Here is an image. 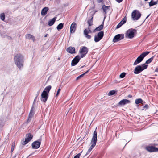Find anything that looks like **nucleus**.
Segmentation results:
<instances>
[{
    "label": "nucleus",
    "instance_id": "nucleus-1",
    "mask_svg": "<svg viewBox=\"0 0 158 158\" xmlns=\"http://www.w3.org/2000/svg\"><path fill=\"white\" fill-rule=\"evenodd\" d=\"M24 57L20 53L17 54L15 56L14 60L15 64L20 69L23 66Z\"/></svg>",
    "mask_w": 158,
    "mask_h": 158
},
{
    "label": "nucleus",
    "instance_id": "nucleus-2",
    "mask_svg": "<svg viewBox=\"0 0 158 158\" xmlns=\"http://www.w3.org/2000/svg\"><path fill=\"white\" fill-rule=\"evenodd\" d=\"M96 129L97 128H96L95 130L93 133V136L91 142V143L92 144V145L89 148L86 154L85 155V156L88 155L90 153L93 148H94L96 145L97 141V133Z\"/></svg>",
    "mask_w": 158,
    "mask_h": 158
},
{
    "label": "nucleus",
    "instance_id": "nucleus-3",
    "mask_svg": "<svg viewBox=\"0 0 158 158\" xmlns=\"http://www.w3.org/2000/svg\"><path fill=\"white\" fill-rule=\"evenodd\" d=\"M150 52L146 51L142 53L137 58L133 63L134 65H135L141 62L143 60L144 58Z\"/></svg>",
    "mask_w": 158,
    "mask_h": 158
},
{
    "label": "nucleus",
    "instance_id": "nucleus-4",
    "mask_svg": "<svg viewBox=\"0 0 158 158\" xmlns=\"http://www.w3.org/2000/svg\"><path fill=\"white\" fill-rule=\"evenodd\" d=\"M148 65L143 64L137 66L134 69V73L135 74H138L143 71L147 69Z\"/></svg>",
    "mask_w": 158,
    "mask_h": 158
},
{
    "label": "nucleus",
    "instance_id": "nucleus-5",
    "mask_svg": "<svg viewBox=\"0 0 158 158\" xmlns=\"http://www.w3.org/2000/svg\"><path fill=\"white\" fill-rule=\"evenodd\" d=\"M136 34H137L136 30L133 28L130 29L127 31L125 37L131 39L133 38Z\"/></svg>",
    "mask_w": 158,
    "mask_h": 158
},
{
    "label": "nucleus",
    "instance_id": "nucleus-6",
    "mask_svg": "<svg viewBox=\"0 0 158 158\" xmlns=\"http://www.w3.org/2000/svg\"><path fill=\"white\" fill-rule=\"evenodd\" d=\"M141 14L140 12L137 10H134L131 14V17L133 20H138L141 17Z\"/></svg>",
    "mask_w": 158,
    "mask_h": 158
},
{
    "label": "nucleus",
    "instance_id": "nucleus-7",
    "mask_svg": "<svg viewBox=\"0 0 158 158\" xmlns=\"http://www.w3.org/2000/svg\"><path fill=\"white\" fill-rule=\"evenodd\" d=\"M42 140V138L40 137L37 140L33 142L31 144L32 148L34 149H38L40 146Z\"/></svg>",
    "mask_w": 158,
    "mask_h": 158
},
{
    "label": "nucleus",
    "instance_id": "nucleus-8",
    "mask_svg": "<svg viewBox=\"0 0 158 158\" xmlns=\"http://www.w3.org/2000/svg\"><path fill=\"white\" fill-rule=\"evenodd\" d=\"M88 52V49L85 46H82L81 48L79 51V53L80 54V56L82 58L84 57L87 54Z\"/></svg>",
    "mask_w": 158,
    "mask_h": 158
},
{
    "label": "nucleus",
    "instance_id": "nucleus-9",
    "mask_svg": "<svg viewBox=\"0 0 158 158\" xmlns=\"http://www.w3.org/2000/svg\"><path fill=\"white\" fill-rule=\"evenodd\" d=\"M104 32L102 31L98 32L97 34L94 36V41L95 42L99 41L103 38L104 36Z\"/></svg>",
    "mask_w": 158,
    "mask_h": 158
},
{
    "label": "nucleus",
    "instance_id": "nucleus-10",
    "mask_svg": "<svg viewBox=\"0 0 158 158\" xmlns=\"http://www.w3.org/2000/svg\"><path fill=\"white\" fill-rule=\"evenodd\" d=\"M124 37L123 34H118L115 35L113 40V42L114 43L117 42L124 39Z\"/></svg>",
    "mask_w": 158,
    "mask_h": 158
},
{
    "label": "nucleus",
    "instance_id": "nucleus-11",
    "mask_svg": "<svg viewBox=\"0 0 158 158\" xmlns=\"http://www.w3.org/2000/svg\"><path fill=\"white\" fill-rule=\"evenodd\" d=\"M82 58L79 56H76L72 60L71 65L72 66H74L77 64Z\"/></svg>",
    "mask_w": 158,
    "mask_h": 158
},
{
    "label": "nucleus",
    "instance_id": "nucleus-12",
    "mask_svg": "<svg viewBox=\"0 0 158 158\" xmlns=\"http://www.w3.org/2000/svg\"><path fill=\"white\" fill-rule=\"evenodd\" d=\"M155 146H158V144H154ZM146 150L150 152H158V148L155 147L153 146H148L146 148Z\"/></svg>",
    "mask_w": 158,
    "mask_h": 158
},
{
    "label": "nucleus",
    "instance_id": "nucleus-13",
    "mask_svg": "<svg viewBox=\"0 0 158 158\" xmlns=\"http://www.w3.org/2000/svg\"><path fill=\"white\" fill-rule=\"evenodd\" d=\"M48 94L46 93V91H43L41 95V101L44 102H46L48 98Z\"/></svg>",
    "mask_w": 158,
    "mask_h": 158
},
{
    "label": "nucleus",
    "instance_id": "nucleus-14",
    "mask_svg": "<svg viewBox=\"0 0 158 158\" xmlns=\"http://www.w3.org/2000/svg\"><path fill=\"white\" fill-rule=\"evenodd\" d=\"M130 101L127 99H123L118 103V105L120 106H124L127 104L130 103Z\"/></svg>",
    "mask_w": 158,
    "mask_h": 158
},
{
    "label": "nucleus",
    "instance_id": "nucleus-15",
    "mask_svg": "<svg viewBox=\"0 0 158 158\" xmlns=\"http://www.w3.org/2000/svg\"><path fill=\"white\" fill-rule=\"evenodd\" d=\"M77 27V25L75 23H73L70 27V32L71 33H73L75 31Z\"/></svg>",
    "mask_w": 158,
    "mask_h": 158
},
{
    "label": "nucleus",
    "instance_id": "nucleus-16",
    "mask_svg": "<svg viewBox=\"0 0 158 158\" xmlns=\"http://www.w3.org/2000/svg\"><path fill=\"white\" fill-rule=\"evenodd\" d=\"M66 51L71 54H74L76 53L75 48L74 47L70 46L66 49Z\"/></svg>",
    "mask_w": 158,
    "mask_h": 158
},
{
    "label": "nucleus",
    "instance_id": "nucleus-17",
    "mask_svg": "<svg viewBox=\"0 0 158 158\" xmlns=\"http://www.w3.org/2000/svg\"><path fill=\"white\" fill-rule=\"evenodd\" d=\"M49 8L48 7H45L43 8L41 11V14L42 16H45L49 10Z\"/></svg>",
    "mask_w": 158,
    "mask_h": 158
},
{
    "label": "nucleus",
    "instance_id": "nucleus-18",
    "mask_svg": "<svg viewBox=\"0 0 158 158\" xmlns=\"http://www.w3.org/2000/svg\"><path fill=\"white\" fill-rule=\"evenodd\" d=\"M34 112H32L31 111H30V112L29 114L28 118L27 120V123H28L31 121V118L34 115Z\"/></svg>",
    "mask_w": 158,
    "mask_h": 158
},
{
    "label": "nucleus",
    "instance_id": "nucleus-19",
    "mask_svg": "<svg viewBox=\"0 0 158 158\" xmlns=\"http://www.w3.org/2000/svg\"><path fill=\"white\" fill-rule=\"evenodd\" d=\"M26 39L28 40H31L33 42L35 41V38L32 35L27 34L25 35Z\"/></svg>",
    "mask_w": 158,
    "mask_h": 158
},
{
    "label": "nucleus",
    "instance_id": "nucleus-20",
    "mask_svg": "<svg viewBox=\"0 0 158 158\" xmlns=\"http://www.w3.org/2000/svg\"><path fill=\"white\" fill-rule=\"evenodd\" d=\"M104 20H103L102 23L98 27H96L95 29L93 31V32H94L96 31H100L101 30L103 27L104 26Z\"/></svg>",
    "mask_w": 158,
    "mask_h": 158
},
{
    "label": "nucleus",
    "instance_id": "nucleus-21",
    "mask_svg": "<svg viewBox=\"0 0 158 158\" xmlns=\"http://www.w3.org/2000/svg\"><path fill=\"white\" fill-rule=\"evenodd\" d=\"M56 19V17H55L52 19L50 20L48 22V25L49 26L52 25L55 23Z\"/></svg>",
    "mask_w": 158,
    "mask_h": 158
},
{
    "label": "nucleus",
    "instance_id": "nucleus-22",
    "mask_svg": "<svg viewBox=\"0 0 158 158\" xmlns=\"http://www.w3.org/2000/svg\"><path fill=\"white\" fill-rule=\"evenodd\" d=\"M110 7V6H106L105 5H103L102 6V8L103 10V12L104 13V14H106V11L108 9H109Z\"/></svg>",
    "mask_w": 158,
    "mask_h": 158
},
{
    "label": "nucleus",
    "instance_id": "nucleus-23",
    "mask_svg": "<svg viewBox=\"0 0 158 158\" xmlns=\"http://www.w3.org/2000/svg\"><path fill=\"white\" fill-rule=\"evenodd\" d=\"M155 57V56H154L152 57L151 58L147 60L146 61L145 63L144 64H147L150 63L153 60Z\"/></svg>",
    "mask_w": 158,
    "mask_h": 158
},
{
    "label": "nucleus",
    "instance_id": "nucleus-24",
    "mask_svg": "<svg viewBox=\"0 0 158 158\" xmlns=\"http://www.w3.org/2000/svg\"><path fill=\"white\" fill-rule=\"evenodd\" d=\"M52 87L51 85H49L46 87L44 89L43 91H45L46 92V93L48 94L50 91Z\"/></svg>",
    "mask_w": 158,
    "mask_h": 158
},
{
    "label": "nucleus",
    "instance_id": "nucleus-25",
    "mask_svg": "<svg viewBox=\"0 0 158 158\" xmlns=\"http://www.w3.org/2000/svg\"><path fill=\"white\" fill-rule=\"evenodd\" d=\"M27 137L26 138V139L29 141L32 139L33 137L32 135L30 133L27 134Z\"/></svg>",
    "mask_w": 158,
    "mask_h": 158
},
{
    "label": "nucleus",
    "instance_id": "nucleus-26",
    "mask_svg": "<svg viewBox=\"0 0 158 158\" xmlns=\"http://www.w3.org/2000/svg\"><path fill=\"white\" fill-rule=\"evenodd\" d=\"M63 23H60L58 25V26L56 27V28L58 30H61L63 27Z\"/></svg>",
    "mask_w": 158,
    "mask_h": 158
},
{
    "label": "nucleus",
    "instance_id": "nucleus-27",
    "mask_svg": "<svg viewBox=\"0 0 158 158\" xmlns=\"http://www.w3.org/2000/svg\"><path fill=\"white\" fill-rule=\"evenodd\" d=\"M143 102L142 99L140 98L136 99L135 101V103L136 104H139L141 103H143Z\"/></svg>",
    "mask_w": 158,
    "mask_h": 158
},
{
    "label": "nucleus",
    "instance_id": "nucleus-28",
    "mask_svg": "<svg viewBox=\"0 0 158 158\" xmlns=\"http://www.w3.org/2000/svg\"><path fill=\"white\" fill-rule=\"evenodd\" d=\"M157 4L156 2H155L154 0H151L149 2V6L150 7L155 5Z\"/></svg>",
    "mask_w": 158,
    "mask_h": 158
},
{
    "label": "nucleus",
    "instance_id": "nucleus-29",
    "mask_svg": "<svg viewBox=\"0 0 158 158\" xmlns=\"http://www.w3.org/2000/svg\"><path fill=\"white\" fill-rule=\"evenodd\" d=\"M93 16H92L91 18L88 20V24L89 26H92L93 25Z\"/></svg>",
    "mask_w": 158,
    "mask_h": 158
},
{
    "label": "nucleus",
    "instance_id": "nucleus-30",
    "mask_svg": "<svg viewBox=\"0 0 158 158\" xmlns=\"http://www.w3.org/2000/svg\"><path fill=\"white\" fill-rule=\"evenodd\" d=\"M117 90H112L110 91L109 93L108 94V95L109 96H111L113 95L116 92H117Z\"/></svg>",
    "mask_w": 158,
    "mask_h": 158
},
{
    "label": "nucleus",
    "instance_id": "nucleus-31",
    "mask_svg": "<svg viewBox=\"0 0 158 158\" xmlns=\"http://www.w3.org/2000/svg\"><path fill=\"white\" fill-rule=\"evenodd\" d=\"M0 19L3 21H4L5 18V15L4 13H1L0 15Z\"/></svg>",
    "mask_w": 158,
    "mask_h": 158
},
{
    "label": "nucleus",
    "instance_id": "nucleus-32",
    "mask_svg": "<svg viewBox=\"0 0 158 158\" xmlns=\"http://www.w3.org/2000/svg\"><path fill=\"white\" fill-rule=\"evenodd\" d=\"M29 142V141L26 138L25 140H22L21 143L22 144L25 145L27 144Z\"/></svg>",
    "mask_w": 158,
    "mask_h": 158
},
{
    "label": "nucleus",
    "instance_id": "nucleus-33",
    "mask_svg": "<svg viewBox=\"0 0 158 158\" xmlns=\"http://www.w3.org/2000/svg\"><path fill=\"white\" fill-rule=\"evenodd\" d=\"M126 20L127 19L126 17H125L120 22L121 23L122 25H123L126 23Z\"/></svg>",
    "mask_w": 158,
    "mask_h": 158
},
{
    "label": "nucleus",
    "instance_id": "nucleus-34",
    "mask_svg": "<svg viewBox=\"0 0 158 158\" xmlns=\"http://www.w3.org/2000/svg\"><path fill=\"white\" fill-rule=\"evenodd\" d=\"M15 145V141H14L12 143L11 145V152H12L14 151Z\"/></svg>",
    "mask_w": 158,
    "mask_h": 158
},
{
    "label": "nucleus",
    "instance_id": "nucleus-35",
    "mask_svg": "<svg viewBox=\"0 0 158 158\" xmlns=\"http://www.w3.org/2000/svg\"><path fill=\"white\" fill-rule=\"evenodd\" d=\"M126 73L125 72H123L119 76V77L120 78H124L126 75Z\"/></svg>",
    "mask_w": 158,
    "mask_h": 158
},
{
    "label": "nucleus",
    "instance_id": "nucleus-36",
    "mask_svg": "<svg viewBox=\"0 0 158 158\" xmlns=\"http://www.w3.org/2000/svg\"><path fill=\"white\" fill-rule=\"evenodd\" d=\"M82 152H81L80 153H78L76 155H75L73 158H80V157L81 155Z\"/></svg>",
    "mask_w": 158,
    "mask_h": 158
},
{
    "label": "nucleus",
    "instance_id": "nucleus-37",
    "mask_svg": "<svg viewBox=\"0 0 158 158\" xmlns=\"http://www.w3.org/2000/svg\"><path fill=\"white\" fill-rule=\"evenodd\" d=\"M5 33H3L2 32H0V34L1 35V36L2 38H5V37H6L7 35H5Z\"/></svg>",
    "mask_w": 158,
    "mask_h": 158
},
{
    "label": "nucleus",
    "instance_id": "nucleus-38",
    "mask_svg": "<svg viewBox=\"0 0 158 158\" xmlns=\"http://www.w3.org/2000/svg\"><path fill=\"white\" fill-rule=\"evenodd\" d=\"M89 33V31L87 29H85L84 31V35H85L86 34H88Z\"/></svg>",
    "mask_w": 158,
    "mask_h": 158
},
{
    "label": "nucleus",
    "instance_id": "nucleus-39",
    "mask_svg": "<svg viewBox=\"0 0 158 158\" xmlns=\"http://www.w3.org/2000/svg\"><path fill=\"white\" fill-rule=\"evenodd\" d=\"M122 24L121 23H119L117 26L116 27V29H118L120 28L121 26L122 25Z\"/></svg>",
    "mask_w": 158,
    "mask_h": 158
},
{
    "label": "nucleus",
    "instance_id": "nucleus-40",
    "mask_svg": "<svg viewBox=\"0 0 158 158\" xmlns=\"http://www.w3.org/2000/svg\"><path fill=\"white\" fill-rule=\"evenodd\" d=\"M84 35L85 37L88 39H90L91 38V35H88V34Z\"/></svg>",
    "mask_w": 158,
    "mask_h": 158
},
{
    "label": "nucleus",
    "instance_id": "nucleus-41",
    "mask_svg": "<svg viewBox=\"0 0 158 158\" xmlns=\"http://www.w3.org/2000/svg\"><path fill=\"white\" fill-rule=\"evenodd\" d=\"M84 75V74L83 73L81 74V75H79V76H78V77H77L76 78V80H77L79 79V78H80L81 77H83Z\"/></svg>",
    "mask_w": 158,
    "mask_h": 158
},
{
    "label": "nucleus",
    "instance_id": "nucleus-42",
    "mask_svg": "<svg viewBox=\"0 0 158 158\" xmlns=\"http://www.w3.org/2000/svg\"><path fill=\"white\" fill-rule=\"evenodd\" d=\"M35 110L34 106V102L31 108V110L30 111H31L32 112H34V110Z\"/></svg>",
    "mask_w": 158,
    "mask_h": 158
},
{
    "label": "nucleus",
    "instance_id": "nucleus-43",
    "mask_svg": "<svg viewBox=\"0 0 158 158\" xmlns=\"http://www.w3.org/2000/svg\"><path fill=\"white\" fill-rule=\"evenodd\" d=\"M60 90H61V89L60 88L58 89V90L57 91V93L56 94V97H57V96L59 95V94L60 91Z\"/></svg>",
    "mask_w": 158,
    "mask_h": 158
},
{
    "label": "nucleus",
    "instance_id": "nucleus-44",
    "mask_svg": "<svg viewBox=\"0 0 158 158\" xmlns=\"http://www.w3.org/2000/svg\"><path fill=\"white\" fill-rule=\"evenodd\" d=\"M149 106L148 105L146 104L143 107L144 109H145V110L148 108Z\"/></svg>",
    "mask_w": 158,
    "mask_h": 158
},
{
    "label": "nucleus",
    "instance_id": "nucleus-45",
    "mask_svg": "<svg viewBox=\"0 0 158 158\" xmlns=\"http://www.w3.org/2000/svg\"><path fill=\"white\" fill-rule=\"evenodd\" d=\"M20 154V153L19 152H18L16 154L13 156V157H12V158H15L16 156H19V155Z\"/></svg>",
    "mask_w": 158,
    "mask_h": 158
},
{
    "label": "nucleus",
    "instance_id": "nucleus-46",
    "mask_svg": "<svg viewBox=\"0 0 158 158\" xmlns=\"http://www.w3.org/2000/svg\"><path fill=\"white\" fill-rule=\"evenodd\" d=\"M6 36V37H7V39L9 40H12V38L11 36L8 35H7Z\"/></svg>",
    "mask_w": 158,
    "mask_h": 158
},
{
    "label": "nucleus",
    "instance_id": "nucleus-47",
    "mask_svg": "<svg viewBox=\"0 0 158 158\" xmlns=\"http://www.w3.org/2000/svg\"><path fill=\"white\" fill-rule=\"evenodd\" d=\"M154 72H155L158 73V67H157L154 70Z\"/></svg>",
    "mask_w": 158,
    "mask_h": 158
},
{
    "label": "nucleus",
    "instance_id": "nucleus-48",
    "mask_svg": "<svg viewBox=\"0 0 158 158\" xmlns=\"http://www.w3.org/2000/svg\"><path fill=\"white\" fill-rule=\"evenodd\" d=\"M118 3H120L122 2L123 0H115Z\"/></svg>",
    "mask_w": 158,
    "mask_h": 158
},
{
    "label": "nucleus",
    "instance_id": "nucleus-49",
    "mask_svg": "<svg viewBox=\"0 0 158 158\" xmlns=\"http://www.w3.org/2000/svg\"><path fill=\"white\" fill-rule=\"evenodd\" d=\"M90 69H89L88 70H87L86 72H85V73H83L84 74V75L85 74H86L87 73H88L89 71H90Z\"/></svg>",
    "mask_w": 158,
    "mask_h": 158
},
{
    "label": "nucleus",
    "instance_id": "nucleus-50",
    "mask_svg": "<svg viewBox=\"0 0 158 158\" xmlns=\"http://www.w3.org/2000/svg\"><path fill=\"white\" fill-rule=\"evenodd\" d=\"M98 1V3H101L102 2L103 0H97Z\"/></svg>",
    "mask_w": 158,
    "mask_h": 158
},
{
    "label": "nucleus",
    "instance_id": "nucleus-51",
    "mask_svg": "<svg viewBox=\"0 0 158 158\" xmlns=\"http://www.w3.org/2000/svg\"><path fill=\"white\" fill-rule=\"evenodd\" d=\"M128 97L129 98H132V96L131 95V94H129L128 95Z\"/></svg>",
    "mask_w": 158,
    "mask_h": 158
},
{
    "label": "nucleus",
    "instance_id": "nucleus-52",
    "mask_svg": "<svg viewBox=\"0 0 158 158\" xmlns=\"http://www.w3.org/2000/svg\"><path fill=\"white\" fill-rule=\"evenodd\" d=\"M97 12V11H95L94 13L92 15V16H93L95 14V13Z\"/></svg>",
    "mask_w": 158,
    "mask_h": 158
},
{
    "label": "nucleus",
    "instance_id": "nucleus-53",
    "mask_svg": "<svg viewBox=\"0 0 158 158\" xmlns=\"http://www.w3.org/2000/svg\"><path fill=\"white\" fill-rule=\"evenodd\" d=\"M88 31H89V32H91V30H90V29L89 28V27H88Z\"/></svg>",
    "mask_w": 158,
    "mask_h": 158
},
{
    "label": "nucleus",
    "instance_id": "nucleus-54",
    "mask_svg": "<svg viewBox=\"0 0 158 158\" xmlns=\"http://www.w3.org/2000/svg\"><path fill=\"white\" fill-rule=\"evenodd\" d=\"M34 152H33V153H32L30 154L29 155V156H31L32 155L34 154Z\"/></svg>",
    "mask_w": 158,
    "mask_h": 158
},
{
    "label": "nucleus",
    "instance_id": "nucleus-55",
    "mask_svg": "<svg viewBox=\"0 0 158 158\" xmlns=\"http://www.w3.org/2000/svg\"><path fill=\"white\" fill-rule=\"evenodd\" d=\"M37 97V96L35 98L34 100V102L35 101Z\"/></svg>",
    "mask_w": 158,
    "mask_h": 158
},
{
    "label": "nucleus",
    "instance_id": "nucleus-56",
    "mask_svg": "<svg viewBox=\"0 0 158 158\" xmlns=\"http://www.w3.org/2000/svg\"><path fill=\"white\" fill-rule=\"evenodd\" d=\"M48 35V34H46V35H45L44 37H46Z\"/></svg>",
    "mask_w": 158,
    "mask_h": 158
},
{
    "label": "nucleus",
    "instance_id": "nucleus-57",
    "mask_svg": "<svg viewBox=\"0 0 158 158\" xmlns=\"http://www.w3.org/2000/svg\"><path fill=\"white\" fill-rule=\"evenodd\" d=\"M84 66H85L84 65V66H82L81 67H80V69H82V68H83L84 67Z\"/></svg>",
    "mask_w": 158,
    "mask_h": 158
},
{
    "label": "nucleus",
    "instance_id": "nucleus-58",
    "mask_svg": "<svg viewBox=\"0 0 158 158\" xmlns=\"http://www.w3.org/2000/svg\"><path fill=\"white\" fill-rule=\"evenodd\" d=\"M39 91H38V92H37V96H38V95H39Z\"/></svg>",
    "mask_w": 158,
    "mask_h": 158
},
{
    "label": "nucleus",
    "instance_id": "nucleus-59",
    "mask_svg": "<svg viewBox=\"0 0 158 158\" xmlns=\"http://www.w3.org/2000/svg\"><path fill=\"white\" fill-rule=\"evenodd\" d=\"M150 15V14L148 15L146 17V18H148L149 16Z\"/></svg>",
    "mask_w": 158,
    "mask_h": 158
},
{
    "label": "nucleus",
    "instance_id": "nucleus-60",
    "mask_svg": "<svg viewBox=\"0 0 158 158\" xmlns=\"http://www.w3.org/2000/svg\"><path fill=\"white\" fill-rule=\"evenodd\" d=\"M58 60H60V57H58Z\"/></svg>",
    "mask_w": 158,
    "mask_h": 158
},
{
    "label": "nucleus",
    "instance_id": "nucleus-61",
    "mask_svg": "<svg viewBox=\"0 0 158 158\" xmlns=\"http://www.w3.org/2000/svg\"><path fill=\"white\" fill-rule=\"evenodd\" d=\"M69 156L68 158H69Z\"/></svg>",
    "mask_w": 158,
    "mask_h": 158
}]
</instances>
